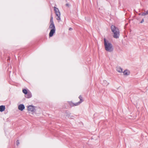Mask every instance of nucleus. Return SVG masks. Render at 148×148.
Masks as SVG:
<instances>
[{"label":"nucleus","instance_id":"nucleus-2","mask_svg":"<svg viewBox=\"0 0 148 148\" xmlns=\"http://www.w3.org/2000/svg\"><path fill=\"white\" fill-rule=\"evenodd\" d=\"M104 41L105 50L109 52H112L113 50V48L112 44L109 42L105 38H104Z\"/></svg>","mask_w":148,"mask_h":148},{"label":"nucleus","instance_id":"nucleus-27","mask_svg":"<svg viewBox=\"0 0 148 148\" xmlns=\"http://www.w3.org/2000/svg\"><path fill=\"white\" fill-rule=\"evenodd\" d=\"M147 80H148V79H147Z\"/></svg>","mask_w":148,"mask_h":148},{"label":"nucleus","instance_id":"nucleus-7","mask_svg":"<svg viewBox=\"0 0 148 148\" xmlns=\"http://www.w3.org/2000/svg\"><path fill=\"white\" fill-rule=\"evenodd\" d=\"M18 108L19 110L22 111L25 109V107L23 104H21L18 106Z\"/></svg>","mask_w":148,"mask_h":148},{"label":"nucleus","instance_id":"nucleus-10","mask_svg":"<svg viewBox=\"0 0 148 148\" xmlns=\"http://www.w3.org/2000/svg\"><path fill=\"white\" fill-rule=\"evenodd\" d=\"M123 74L125 75H130V72L127 69L125 70L123 72Z\"/></svg>","mask_w":148,"mask_h":148},{"label":"nucleus","instance_id":"nucleus-20","mask_svg":"<svg viewBox=\"0 0 148 148\" xmlns=\"http://www.w3.org/2000/svg\"><path fill=\"white\" fill-rule=\"evenodd\" d=\"M72 29H73V28H71V27H70V28H69V30H72Z\"/></svg>","mask_w":148,"mask_h":148},{"label":"nucleus","instance_id":"nucleus-18","mask_svg":"<svg viewBox=\"0 0 148 148\" xmlns=\"http://www.w3.org/2000/svg\"><path fill=\"white\" fill-rule=\"evenodd\" d=\"M66 5L67 6H68V7H69L70 6V5H69V4L68 3H67L66 4Z\"/></svg>","mask_w":148,"mask_h":148},{"label":"nucleus","instance_id":"nucleus-9","mask_svg":"<svg viewBox=\"0 0 148 148\" xmlns=\"http://www.w3.org/2000/svg\"><path fill=\"white\" fill-rule=\"evenodd\" d=\"M5 106L4 105H1L0 106V111L1 112H3L5 110Z\"/></svg>","mask_w":148,"mask_h":148},{"label":"nucleus","instance_id":"nucleus-14","mask_svg":"<svg viewBox=\"0 0 148 148\" xmlns=\"http://www.w3.org/2000/svg\"><path fill=\"white\" fill-rule=\"evenodd\" d=\"M69 105L71 107H73L74 106V103L72 102L71 101H70L69 103Z\"/></svg>","mask_w":148,"mask_h":148},{"label":"nucleus","instance_id":"nucleus-1","mask_svg":"<svg viewBox=\"0 0 148 148\" xmlns=\"http://www.w3.org/2000/svg\"><path fill=\"white\" fill-rule=\"evenodd\" d=\"M111 29L114 34L113 37L116 38H118L120 35V31L119 28L112 25L111 26Z\"/></svg>","mask_w":148,"mask_h":148},{"label":"nucleus","instance_id":"nucleus-23","mask_svg":"<svg viewBox=\"0 0 148 148\" xmlns=\"http://www.w3.org/2000/svg\"><path fill=\"white\" fill-rule=\"evenodd\" d=\"M104 82H105V83H106V82L107 83V82L106 81H104Z\"/></svg>","mask_w":148,"mask_h":148},{"label":"nucleus","instance_id":"nucleus-13","mask_svg":"<svg viewBox=\"0 0 148 148\" xmlns=\"http://www.w3.org/2000/svg\"><path fill=\"white\" fill-rule=\"evenodd\" d=\"M79 98L80 99V101L79 102V103H81L83 101L82 99V96H81V95H79Z\"/></svg>","mask_w":148,"mask_h":148},{"label":"nucleus","instance_id":"nucleus-22","mask_svg":"<svg viewBox=\"0 0 148 148\" xmlns=\"http://www.w3.org/2000/svg\"><path fill=\"white\" fill-rule=\"evenodd\" d=\"M146 12V13L147 14H148V10H147Z\"/></svg>","mask_w":148,"mask_h":148},{"label":"nucleus","instance_id":"nucleus-3","mask_svg":"<svg viewBox=\"0 0 148 148\" xmlns=\"http://www.w3.org/2000/svg\"><path fill=\"white\" fill-rule=\"evenodd\" d=\"M50 25L49 26V28L50 29H56L55 25L54 24L53 17L52 15L51 16V18L50 21Z\"/></svg>","mask_w":148,"mask_h":148},{"label":"nucleus","instance_id":"nucleus-15","mask_svg":"<svg viewBox=\"0 0 148 148\" xmlns=\"http://www.w3.org/2000/svg\"><path fill=\"white\" fill-rule=\"evenodd\" d=\"M80 103H79V101L77 102L76 103H74V106H77Z\"/></svg>","mask_w":148,"mask_h":148},{"label":"nucleus","instance_id":"nucleus-11","mask_svg":"<svg viewBox=\"0 0 148 148\" xmlns=\"http://www.w3.org/2000/svg\"><path fill=\"white\" fill-rule=\"evenodd\" d=\"M116 70L119 73H122L123 71L122 69L120 67H118L117 68Z\"/></svg>","mask_w":148,"mask_h":148},{"label":"nucleus","instance_id":"nucleus-26","mask_svg":"<svg viewBox=\"0 0 148 148\" xmlns=\"http://www.w3.org/2000/svg\"><path fill=\"white\" fill-rule=\"evenodd\" d=\"M7 71H9V70H8V69H7Z\"/></svg>","mask_w":148,"mask_h":148},{"label":"nucleus","instance_id":"nucleus-5","mask_svg":"<svg viewBox=\"0 0 148 148\" xmlns=\"http://www.w3.org/2000/svg\"><path fill=\"white\" fill-rule=\"evenodd\" d=\"M28 110L32 112H34L36 110L35 106L32 105L29 106L28 107Z\"/></svg>","mask_w":148,"mask_h":148},{"label":"nucleus","instance_id":"nucleus-25","mask_svg":"<svg viewBox=\"0 0 148 148\" xmlns=\"http://www.w3.org/2000/svg\"><path fill=\"white\" fill-rule=\"evenodd\" d=\"M9 72H10V73L11 72V71H9Z\"/></svg>","mask_w":148,"mask_h":148},{"label":"nucleus","instance_id":"nucleus-12","mask_svg":"<svg viewBox=\"0 0 148 148\" xmlns=\"http://www.w3.org/2000/svg\"><path fill=\"white\" fill-rule=\"evenodd\" d=\"M23 92L25 94V95H26L27 94L28 91L27 89H24L23 90Z\"/></svg>","mask_w":148,"mask_h":148},{"label":"nucleus","instance_id":"nucleus-6","mask_svg":"<svg viewBox=\"0 0 148 148\" xmlns=\"http://www.w3.org/2000/svg\"><path fill=\"white\" fill-rule=\"evenodd\" d=\"M56 29H51L49 33V37H51L53 36L55 33Z\"/></svg>","mask_w":148,"mask_h":148},{"label":"nucleus","instance_id":"nucleus-24","mask_svg":"<svg viewBox=\"0 0 148 148\" xmlns=\"http://www.w3.org/2000/svg\"><path fill=\"white\" fill-rule=\"evenodd\" d=\"M109 84V83H108V84H107V85H108Z\"/></svg>","mask_w":148,"mask_h":148},{"label":"nucleus","instance_id":"nucleus-21","mask_svg":"<svg viewBox=\"0 0 148 148\" xmlns=\"http://www.w3.org/2000/svg\"><path fill=\"white\" fill-rule=\"evenodd\" d=\"M10 60V57H8V59H7V60L8 61L9 60Z\"/></svg>","mask_w":148,"mask_h":148},{"label":"nucleus","instance_id":"nucleus-16","mask_svg":"<svg viewBox=\"0 0 148 148\" xmlns=\"http://www.w3.org/2000/svg\"><path fill=\"white\" fill-rule=\"evenodd\" d=\"M147 15V14H146V12H144L142 13V14H141V15L142 16H145V15Z\"/></svg>","mask_w":148,"mask_h":148},{"label":"nucleus","instance_id":"nucleus-4","mask_svg":"<svg viewBox=\"0 0 148 148\" xmlns=\"http://www.w3.org/2000/svg\"><path fill=\"white\" fill-rule=\"evenodd\" d=\"M54 10L56 16H58V18H57V19L58 20H60V13L59 11L58 8L55 7Z\"/></svg>","mask_w":148,"mask_h":148},{"label":"nucleus","instance_id":"nucleus-19","mask_svg":"<svg viewBox=\"0 0 148 148\" xmlns=\"http://www.w3.org/2000/svg\"><path fill=\"white\" fill-rule=\"evenodd\" d=\"M144 21V19H143L142 21L140 22V23H143Z\"/></svg>","mask_w":148,"mask_h":148},{"label":"nucleus","instance_id":"nucleus-8","mask_svg":"<svg viewBox=\"0 0 148 148\" xmlns=\"http://www.w3.org/2000/svg\"><path fill=\"white\" fill-rule=\"evenodd\" d=\"M25 97L26 98H30L32 97V94L29 91L27 94L25 95Z\"/></svg>","mask_w":148,"mask_h":148},{"label":"nucleus","instance_id":"nucleus-17","mask_svg":"<svg viewBox=\"0 0 148 148\" xmlns=\"http://www.w3.org/2000/svg\"><path fill=\"white\" fill-rule=\"evenodd\" d=\"M19 144V140H17L16 141V145H18Z\"/></svg>","mask_w":148,"mask_h":148}]
</instances>
